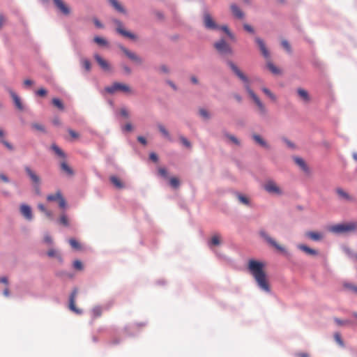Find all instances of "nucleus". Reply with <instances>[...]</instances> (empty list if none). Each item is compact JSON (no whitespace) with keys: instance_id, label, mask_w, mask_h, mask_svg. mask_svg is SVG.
Instances as JSON below:
<instances>
[{"instance_id":"nucleus-1","label":"nucleus","mask_w":357,"mask_h":357,"mask_svg":"<svg viewBox=\"0 0 357 357\" xmlns=\"http://www.w3.org/2000/svg\"><path fill=\"white\" fill-rule=\"evenodd\" d=\"M248 268L259 287L266 292H270L271 288L266 273L264 270V264L259 261L251 259L248 262Z\"/></svg>"},{"instance_id":"nucleus-2","label":"nucleus","mask_w":357,"mask_h":357,"mask_svg":"<svg viewBox=\"0 0 357 357\" xmlns=\"http://www.w3.org/2000/svg\"><path fill=\"white\" fill-rule=\"evenodd\" d=\"M214 47L222 56H232L234 54L232 48L224 39L215 42Z\"/></svg>"},{"instance_id":"nucleus-3","label":"nucleus","mask_w":357,"mask_h":357,"mask_svg":"<svg viewBox=\"0 0 357 357\" xmlns=\"http://www.w3.org/2000/svg\"><path fill=\"white\" fill-rule=\"evenodd\" d=\"M357 228V225L354 222L339 224L331 227L330 231L334 233H346L354 231Z\"/></svg>"},{"instance_id":"nucleus-4","label":"nucleus","mask_w":357,"mask_h":357,"mask_svg":"<svg viewBox=\"0 0 357 357\" xmlns=\"http://www.w3.org/2000/svg\"><path fill=\"white\" fill-rule=\"evenodd\" d=\"M113 23L116 26V32L121 35H122L124 37L128 38L131 40H136L137 36L134 33L126 30L123 28V25L122 22L117 20V19H113L112 20Z\"/></svg>"},{"instance_id":"nucleus-5","label":"nucleus","mask_w":357,"mask_h":357,"mask_svg":"<svg viewBox=\"0 0 357 357\" xmlns=\"http://www.w3.org/2000/svg\"><path fill=\"white\" fill-rule=\"evenodd\" d=\"M264 190L270 194L280 195L282 194V189L273 180L267 181L264 185Z\"/></svg>"},{"instance_id":"nucleus-6","label":"nucleus","mask_w":357,"mask_h":357,"mask_svg":"<svg viewBox=\"0 0 357 357\" xmlns=\"http://www.w3.org/2000/svg\"><path fill=\"white\" fill-rule=\"evenodd\" d=\"M48 202H58L59 207L63 208L66 206V202L61 191L58 190L54 194L48 195L47 197Z\"/></svg>"},{"instance_id":"nucleus-7","label":"nucleus","mask_w":357,"mask_h":357,"mask_svg":"<svg viewBox=\"0 0 357 357\" xmlns=\"http://www.w3.org/2000/svg\"><path fill=\"white\" fill-rule=\"evenodd\" d=\"M119 47L125 54V55L131 61H134L135 63L139 65H141L143 63V59L135 52L129 50L123 45H119Z\"/></svg>"},{"instance_id":"nucleus-8","label":"nucleus","mask_w":357,"mask_h":357,"mask_svg":"<svg viewBox=\"0 0 357 357\" xmlns=\"http://www.w3.org/2000/svg\"><path fill=\"white\" fill-rule=\"evenodd\" d=\"M249 96L253 100V102L256 104V105L258 107V112L259 113L264 116L266 114V109L264 104L260 100L259 98L257 95H256L253 91H249Z\"/></svg>"},{"instance_id":"nucleus-9","label":"nucleus","mask_w":357,"mask_h":357,"mask_svg":"<svg viewBox=\"0 0 357 357\" xmlns=\"http://www.w3.org/2000/svg\"><path fill=\"white\" fill-rule=\"evenodd\" d=\"M203 20L204 25L207 29L215 30L220 28L208 13H205L204 14Z\"/></svg>"},{"instance_id":"nucleus-10","label":"nucleus","mask_w":357,"mask_h":357,"mask_svg":"<svg viewBox=\"0 0 357 357\" xmlns=\"http://www.w3.org/2000/svg\"><path fill=\"white\" fill-rule=\"evenodd\" d=\"M24 170L29 177L30 178L32 183L34 185L36 188H38L40 184V178L36 173L33 171L29 167L26 166L24 167Z\"/></svg>"},{"instance_id":"nucleus-11","label":"nucleus","mask_w":357,"mask_h":357,"mask_svg":"<svg viewBox=\"0 0 357 357\" xmlns=\"http://www.w3.org/2000/svg\"><path fill=\"white\" fill-rule=\"evenodd\" d=\"M94 59L102 70L105 72H109L112 70V67L109 63L99 54H95Z\"/></svg>"},{"instance_id":"nucleus-12","label":"nucleus","mask_w":357,"mask_h":357,"mask_svg":"<svg viewBox=\"0 0 357 357\" xmlns=\"http://www.w3.org/2000/svg\"><path fill=\"white\" fill-rule=\"evenodd\" d=\"M57 9L64 15H68L70 13V7L63 0H53Z\"/></svg>"},{"instance_id":"nucleus-13","label":"nucleus","mask_w":357,"mask_h":357,"mask_svg":"<svg viewBox=\"0 0 357 357\" xmlns=\"http://www.w3.org/2000/svg\"><path fill=\"white\" fill-rule=\"evenodd\" d=\"M227 64L231 70L244 82H248L247 77L241 71L238 66L231 61L228 60Z\"/></svg>"},{"instance_id":"nucleus-14","label":"nucleus","mask_w":357,"mask_h":357,"mask_svg":"<svg viewBox=\"0 0 357 357\" xmlns=\"http://www.w3.org/2000/svg\"><path fill=\"white\" fill-rule=\"evenodd\" d=\"M77 294V290L76 289H75L72 291V293L70 296L69 308L70 309V310L73 311L76 314H82V311L81 310L78 309L75 306V298H76Z\"/></svg>"},{"instance_id":"nucleus-15","label":"nucleus","mask_w":357,"mask_h":357,"mask_svg":"<svg viewBox=\"0 0 357 357\" xmlns=\"http://www.w3.org/2000/svg\"><path fill=\"white\" fill-rule=\"evenodd\" d=\"M255 42L258 45L259 50H260L262 55L264 56V57L266 59L269 60L270 56H271L270 53H269V51L267 49L264 40L262 39H261L260 38L257 37L255 38Z\"/></svg>"},{"instance_id":"nucleus-16","label":"nucleus","mask_w":357,"mask_h":357,"mask_svg":"<svg viewBox=\"0 0 357 357\" xmlns=\"http://www.w3.org/2000/svg\"><path fill=\"white\" fill-rule=\"evenodd\" d=\"M261 235L271 246L274 247L276 250H278L280 252H285L286 250L284 248L279 245L273 238L268 236L264 232H261Z\"/></svg>"},{"instance_id":"nucleus-17","label":"nucleus","mask_w":357,"mask_h":357,"mask_svg":"<svg viewBox=\"0 0 357 357\" xmlns=\"http://www.w3.org/2000/svg\"><path fill=\"white\" fill-rule=\"evenodd\" d=\"M305 236L314 241H320L324 238V234L318 231H307Z\"/></svg>"},{"instance_id":"nucleus-18","label":"nucleus","mask_w":357,"mask_h":357,"mask_svg":"<svg viewBox=\"0 0 357 357\" xmlns=\"http://www.w3.org/2000/svg\"><path fill=\"white\" fill-rule=\"evenodd\" d=\"M11 97L15 104V107L20 111L24 110V105L21 100V98L15 92H11Z\"/></svg>"},{"instance_id":"nucleus-19","label":"nucleus","mask_w":357,"mask_h":357,"mask_svg":"<svg viewBox=\"0 0 357 357\" xmlns=\"http://www.w3.org/2000/svg\"><path fill=\"white\" fill-rule=\"evenodd\" d=\"M109 4L119 13L126 14V10L118 0H107Z\"/></svg>"},{"instance_id":"nucleus-20","label":"nucleus","mask_w":357,"mask_h":357,"mask_svg":"<svg viewBox=\"0 0 357 357\" xmlns=\"http://www.w3.org/2000/svg\"><path fill=\"white\" fill-rule=\"evenodd\" d=\"M20 212L23 215V216L27 220L32 219V212L30 206L26 204H22L20 206Z\"/></svg>"},{"instance_id":"nucleus-21","label":"nucleus","mask_w":357,"mask_h":357,"mask_svg":"<svg viewBox=\"0 0 357 357\" xmlns=\"http://www.w3.org/2000/svg\"><path fill=\"white\" fill-rule=\"evenodd\" d=\"M296 96L303 103H308L311 99L308 91H297Z\"/></svg>"},{"instance_id":"nucleus-22","label":"nucleus","mask_w":357,"mask_h":357,"mask_svg":"<svg viewBox=\"0 0 357 357\" xmlns=\"http://www.w3.org/2000/svg\"><path fill=\"white\" fill-rule=\"evenodd\" d=\"M230 8H231V10L233 15L236 17H237L238 19H243L244 17L243 12L236 4H231L230 6Z\"/></svg>"},{"instance_id":"nucleus-23","label":"nucleus","mask_w":357,"mask_h":357,"mask_svg":"<svg viewBox=\"0 0 357 357\" xmlns=\"http://www.w3.org/2000/svg\"><path fill=\"white\" fill-rule=\"evenodd\" d=\"M336 193L338 195V196L345 200L353 202L354 201V198L349 195L347 192H346L342 188H337L336 189Z\"/></svg>"},{"instance_id":"nucleus-24","label":"nucleus","mask_w":357,"mask_h":357,"mask_svg":"<svg viewBox=\"0 0 357 357\" xmlns=\"http://www.w3.org/2000/svg\"><path fill=\"white\" fill-rule=\"evenodd\" d=\"M298 248L310 255L314 256L318 255V252L317 250L312 249L305 245L300 244L298 245Z\"/></svg>"},{"instance_id":"nucleus-25","label":"nucleus","mask_w":357,"mask_h":357,"mask_svg":"<svg viewBox=\"0 0 357 357\" xmlns=\"http://www.w3.org/2000/svg\"><path fill=\"white\" fill-rule=\"evenodd\" d=\"M109 180L111 181V183L116 188H119V189H122L124 188V184L121 181V180L118 178L117 176H110L109 178Z\"/></svg>"},{"instance_id":"nucleus-26","label":"nucleus","mask_w":357,"mask_h":357,"mask_svg":"<svg viewBox=\"0 0 357 357\" xmlns=\"http://www.w3.org/2000/svg\"><path fill=\"white\" fill-rule=\"evenodd\" d=\"M105 89H130L129 86L123 83L114 82Z\"/></svg>"},{"instance_id":"nucleus-27","label":"nucleus","mask_w":357,"mask_h":357,"mask_svg":"<svg viewBox=\"0 0 357 357\" xmlns=\"http://www.w3.org/2000/svg\"><path fill=\"white\" fill-rule=\"evenodd\" d=\"M294 162L295 163L301 167V169H303L304 172H307L308 168L307 165L305 164V161L299 157L294 158Z\"/></svg>"},{"instance_id":"nucleus-28","label":"nucleus","mask_w":357,"mask_h":357,"mask_svg":"<svg viewBox=\"0 0 357 357\" xmlns=\"http://www.w3.org/2000/svg\"><path fill=\"white\" fill-rule=\"evenodd\" d=\"M266 66H267L268 69L273 75H279L281 73L280 70L277 66H275L272 62L268 61Z\"/></svg>"},{"instance_id":"nucleus-29","label":"nucleus","mask_w":357,"mask_h":357,"mask_svg":"<svg viewBox=\"0 0 357 357\" xmlns=\"http://www.w3.org/2000/svg\"><path fill=\"white\" fill-rule=\"evenodd\" d=\"M102 307L100 306L94 307L91 310V315L93 319H96L102 314Z\"/></svg>"},{"instance_id":"nucleus-30","label":"nucleus","mask_w":357,"mask_h":357,"mask_svg":"<svg viewBox=\"0 0 357 357\" xmlns=\"http://www.w3.org/2000/svg\"><path fill=\"white\" fill-rule=\"evenodd\" d=\"M81 65L83 68L87 72H89L91 68V62L87 59L82 58L80 60Z\"/></svg>"},{"instance_id":"nucleus-31","label":"nucleus","mask_w":357,"mask_h":357,"mask_svg":"<svg viewBox=\"0 0 357 357\" xmlns=\"http://www.w3.org/2000/svg\"><path fill=\"white\" fill-rule=\"evenodd\" d=\"M221 243L220 236L219 234L213 235L209 242V245H218Z\"/></svg>"},{"instance_id":"nucleus-32","label":"nucleus","mask_w":357,"mask_h":357,"mask_svg":"<svg viewBox=\"0 0 357 357\" xmlns=\"http://www.w3.org/2000/svg\"><path fill=\"white\" fill-rule=\"evenodd\" d=\"M252 137L254 140L259 145L263 147L268 148L267 143L259 135L255 134L253 135Z\"/></svg>"},{"instance_id":"nucleus-33","label":"nucleus","mask_w":357,"mask_h":357,"mask_svg":"<svg viewBox=\"0 0 357 357\" xmlns=\"http://www.w3.org/2000/svg\"><path fill=\"white\" fill-rule=\"evenodd\" d=\"M61 169L62 171L65 172L68 175L73 174L72 169L68 166V165L65 161L61 163Z\"/></svg>"},{"instance_id":"nucleus-34","label":"nucleus","mask_w":357,"mask_h":357,"mask_svg":"<svg viewBox=\"0 0 357 357\" xmlns=\"http://www.w3.org/2000/svg\"><path fill=\"white\" fill-rule=\"evenodd\" d=\"M69 243L71 247L76 250H80L82 249L80 243L75 238H70L69 240Z\"/></svg>"},{"instance_id":"nucleus-35","label":"nucleus","mask_w":357,"mask_h":357,"mask_svg":"<svg viewBox=\"0 0 357 357\" xmlns=\"http://www.w3.org/2000/svg\"><path fill=\"white\" fill-rule=\"evenodd\" d=\"M93 40L98 45H101V46H107L108 45V42L107 41L106 39L99 37V36L94 37Z\"/></svg>"},{"instance_id":"nucleus-36","label":"nucleus","mask_w":357,"mask_h":357,"mask_svg":"<svg viewBox=\"0 0 357 357\" xmlns=\"http://www.w3.org/2000/svg\"><path fill=\"white\" fill-rule=\"evenodd\" d=\"M169 184L174 188H178L180 185L179 179L176 177H172L169 178Z\"/></svg>"},{"instance_id":"nucleus-37","label":"nucleus","mask_w":357,"mask_h":357,"mask_svg":"<svg viewBox=\"0 0 357 357\" xmlns=\"http://www.w3.org/2000/svg\"><path fill=\"white\" fill-rule=\"evenodd\" d=\"M52 149L55 152L56 155H58L59 157L65 158V154L63 152V151L58 147L56 144L52 145Z\"/></svg>"},{"instance_id":"nucleus-38","label":"nucleus","mask_w":357,"mask_h":357,"mask_svg":"<svg viewBox=\"0 0 357 357\" xmlns=\"http://www.w3.org/2000/svg\"><path fill=\"white\" fill-rule=\"evenodd\" d=\"M47 255L50 257H56L60 261L62 260L61 255L59 253H57V252L54 249H51V250H48Z\"/></svg>"},{"instance_id":"nucleus-39","label":"nucleus","mask_w":357,"mask_h":357,"mask_svg":"<svg viewBox=\"0 0 357 357\" xmlns=\"http://www.w3.org/2000/svg\"><path fill=\"white\" fill-rule=\"evenodd\" d=\"M52 103H53V105L55 107H58L59 109H63V103H62V102L59 99H58V98H53Z\"/></svg>"},{"instance_id":"nucleus-40","label":"nucleus","mask_w":357,"mask_h":357,"mask_svg":"<svg viewBox=\"0 0 357 357\" xmlns=\"http://www.w3.org/2000/svg\"><path fill=\"white\" fill-rule=\"evenodd\" d=\"M31 128L33 129H35L36 130L40 131V132H45V128L43 125L37 123H34L31 124Z\"/></svg>"},{"instance_id":"nucleus-41","label":"nucleus","mask_w":357,"mask_h":357,"mask_svg":"<svg viewBox=\"0 0 357 357\" xmlns=\"http://www.w3.org/2000/svg\"><path fill=\"white\" fill-rule=\"evenodd\" d=\"M334 339L341 347H344V342L339 333H335L334 334Z\"/></svg>"},{"instance_id":"nucleus-42","label":"nucleus","mask_w":357,"mask_h":357,"mask_svg":"<svg viewBox=\"0 0 357 357\" xmlns=\"http://www.w3.org/2000/svg\"><path fill=\"white\" fill-rule=\"evenodd\" d=\"M158 71L161 73L168 74L169 73V69L166 65H161L158 68Z\"/></svg>"},{"instance_id":"nucleus-43","label":"nucleus","mask_w":357,"mask_h":357,"mask_svg":"<svg viewBox=\"0 0 357 357\" xmlns=\"http://www.w3.org/2000/svg\"><path fill=\"white\" fill-rule=\"evenodd\" d=\"M73 267L76 270L82 271L83 269V265H82V261H80L79 260H75L73 262Z\"/></svg>"},{"instance_id":"nucleus-44","label":"nucleus","mask_w":357,"mask_h":357,"mask_svg":"<svg viewBox=\"0 0 357 357\" xmlns=\"http://www.w3.org/2000/svg\"><path fill=\"white\" fill-rule=\"evenodd\" d=\"M158 129L160 130V132L165 137H167L169 138V132L167 130V129L162 125H159L158 126Z\"/></svg>"},{"instance_id":"nucleus-45","label":"nucleus","mask_w":357,"mask_h":357,"mask_svg":"<svg viewBox=\"0 0 357 357\" xmlns=\"http://www.w3.org/2000/svg\"><path fill=\"white\" fill-rule=\"evenodd\" d=\"M225 137L229 139L231 142L236 145H239V141L236 137H235L234 135L225 134Z\"/></svg>"},{"instance_id":"nucleus-46","label":"nucleus","mask_w":357,"mask_h":357,"mask_svg":"<svg viewBox=\"0 0 357 357\" xmlns=\"http://www.w3.org/2000/svg\"><path fill=\"white\" fill-rule=\"evenodd\" d=\"M59 222L64 225V226H68V220L66 215H62L59 219Z\"/></svg>"},{"instance_id":"nucleus-47","label":"nucleus","mask_w":357,"mask_h":357,"mask_svg":"<svg viewBox=\"0 0 357 357\" xmlns=\"http://www.w3.org/2000/svg\"><path fill=\"white\" fill-rule=\"evenodd\" d=\"M199 114L205 119H208L210 117L208 112L204 109H199Z\"/></svg>"},{"instance_id":"nucleus-48","label":"nucleus","mask_w":357,"mask_h":357,"mask_svg":"<svg viewBox=\"0 0 357 357\" xmlns=\"http://www.w3.org/2000/svg\"><path fill=\"white\" fill-rule=\"evenodd\" d=\"M120 114L125 119H128L130 116L129 112L126 108H121L120 109Z\"/></svg>"},{"instance_id":"nucleus-49","label":"nucleus","mask_w":357,"mask_h":357,"mask_svg":"<svg viewBox=\"0 0 357 357\" xmlns=\"http://www.w3.org/2000/svg\"><path fill=\"white\" fill-rule=\"evenodd\" d=\"M180 140L181 142V143L186 147L188 148H190L191 147V144L190 142L184 137H180Z\"/></svg>"},{"instance_id":"nucleus-50","label":"nucleus","mask_w":357,"mask_h":357,"mask_svg":"<svg viewBox=\"0 0 357 357\" xmlns=\"http://www.w3.org/2000/svg\"><path fill=\"white\" fill-rule=\"evenodd\" d=\"M238 200L241 203H243L244 204H249V200H248V199L246 197H245V196H243L242 195H238Z\"/></svg>"},{"instance_id":"nucleus-51","label":"nucleus","mask_w":357,"mask_h":357,"mask_svg":"<svg viewBox=\"0 0 357 357\" xmlns=\"http://www.w3.org/2000/svg\"><path fill=\"white\" fill-rule=\"evenodd\" d=\"M122 130L124 132H130L132 130V126L130 123H128L123 127H122Z\"/></svg>"},{"instance_id":"nucleus-52","label":"nucleus","mask_w":357,"mask_h":357,"mask_svg":"<svg viewBox=\"0 0 357 357\" xmlns=\"http://www.w3.org/2000/svg\"><path fill=\"white\" fill-rule=\"evenodd\" d=\"M158 173L160 176L165 177V178H167V171L165 168L164 167H160L158 169Z\"/></svg>"},{"instance_id":"nucleus-53","label":"nucleus","mask_w":357,"mask_h":357,"mask_svg":"<svg viewBox=\"0 0 357 357\" xmlns=\"http://www.w3.org/2000/svg\"><path fill=\"white\" fill-rule=\"evenodd\" d=\"M282 45L288 52H291L290 45L289 44V43L287 40H282Z\"/></svg>"},{"instance_id":"nucleus-54","label":"nucleus","mask_w":357,"mask_h":357,"mask_svg":"<svg viewBox=\"0 0 357 357\" xmlns=\"http://www.w3.org/2000/svg\"><path fill=\"white\" fill-rule=\"evenodd\" d=\"M264 93L269 97L271 100H275V96L271 91H264Z\"/></svg>"},{"instance_id":"nucleus-55","label":"nucleus","mask_w":357,"mask_h":357,"mask_svg":"<svg viewBox=\"0 0 357 357\" xmlns=\"http://www.w3.org/2000/svg\"><path fill=\"white\" fill-rule=\"evenodd\" d=\"M243 28H244V29H245V31H248V32H249V33H254V29H253V28H252L250 25H249V24H244V25H243Z\"/></svg>"},{"instance_id":"nucleus-56","label":"nucleus","mask_w":357,"mask_h":357,"mask_svg":"<svg viewBox=\"0 0 357 357\" xmlns=\"http://www.w3.org/2000/svg\"><path fill=\"white\" fill-rule=\"evenodd\" d=\"M33 85V81L31 79H26L24 82V87L28 88L31 87Z\"/></svg>"},{"instance_id":"nucleus-57","label":"nucleus","mask_w":357,"mask_h":357,"mask_svg":"<svg viewBox=\"0 0 357 357\" xmlns=\"http://www.w3.org/2000/svg\"><path fill=\"white\" fill-rule=\"evenodd\" d=\"M334 321L339 326H342V325L345 324L347 322V321H342V320H341V319H340L338 318H335Z\"/></svg>"},{"instance_id":"nucleus-58","label":"nucleus","mask_w":357,"mask_h":357,"mask_svg":"<svg viewBox=\"0 0 357 357\" xmlns=\"http://www.w3.org/2000/svg\"><path fill=\"white\" fill-rule=\"evenodd\" d=\"M93 22L98 28H103L102 24L98 19L95 18Z\"/></svg>"},{"instance_id":"nucleus-59","label":"nucleus","mask_w":357,"mask_h":357,"mask_svg":"<svg viewBox=\"0 0 357 357\" xmlns=\"http://www.w3.org/2000/svg\"><path fill=\"white\" fill-rule=\"evenodd\" d=\"M1 143H3L8 149L12 150L13 146L8 142L5 141L3 139H1Z\"/></svg>"},{"instance_id":"nucleus-60","label":"nucleus","mask_w":357,"mask_h":357,"mask_svg":"<svg viewBox=\"0 0 357 357\" xmlns=\"http://www.w3.org/2000/svg\"><path fill=\"white\" fill-rule=\"evenodd\" d=\"M44 241L48 244H51L52 243V239L49 235H45L44 237Z\"/></svg>"},{"instance_id":"nucleus-61","label":"nucleus","mask_w":357,"mask_h":357,"mask_svg":"<svg viewBox=\"0 0 357 357\" xmlns=\"http://www.w3.org/2000/svg\"><path fill=\"white\" fill-rule=\"evenodd\" d=\"M123 70L128 75H130L131 73L130 68L126 65L123 66Z\"/></svg>"},{"instance_id":"nucleus-62","label":"nucleus","mask_w":357,"mask_h":357,"mask_svg":"<svg viewBox=\"0 0 357 357\" xmlns=\"http://www.w3.org/2000/svg\"><path fill=\"white\" fill-rule=\"evenodd\" d=\"M149 158L153 162H157L158 161V155L155 153H151L150 154V155H149Z\"/></svg>"},{"instance_id":"nucleus-63","label":"nucleus","mask_w":357,"mask_h":357,"mask_svg":"<svg viewBox=\"0 0 357 357\" xmlns=\"http://www.w3.org/2000/svg\"><path fill=\"white\" fill-rule=\"evenodd\" d=\"M0 179L1 181H3V182L5 183H8L9 182V179L8 178L3 174H0Z\"/></svg>"},{"instance_id":"nucleus-64","label":"nucleus","mask_w":357,"mask_h":357,"mask_svg":"<svg viewBox=\"0 0 357 357\" xmlns=\"http://www.w3.org/2000/svg\"><path fill=\"white\" fill-rule=\"evenodd\" d=\"M219 29L224 31L227 35H231V32L227 26H222L220 27Z\"/></svg>"}]
</instances>
